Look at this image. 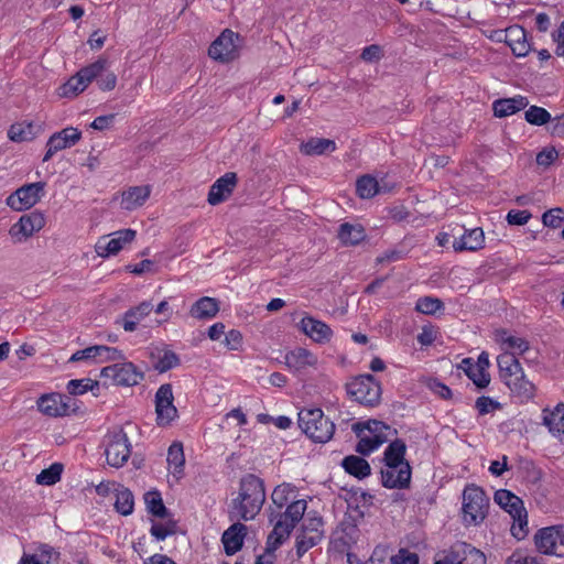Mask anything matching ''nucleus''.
Returning a JSON list of instances; mask_svg holds the SVG:
<instances>
[{
  "label": "nucleus",
  "instance_id": "obj_1",
  "mask_svg": "<svg viewBox=\"0 0 564 564\" xmlns=\"http://www.w3.org/2000/svg\"><path fill=\"white\" fill-rule=\"evenodd\" d=\"M307 501H294L284 512L271 516L270 522L273 530L268 536L267 547L263 554L257 556L256 564H274V551L290 536L295 525L304 518Z\"/></svg>",
  "mask_w": 564,
  "mask_h": 564
},
{
  "label": "nucleus",
  "instance_id": "obj_2",
  "mask_svg": "<svg viewBox=\"0 0 564 564\" xmlns=\"http://www.w3.org/2000/svg\"><path fill=\"white\" fill-rule=\"evenodd\" d=\"M265 490L262 479L249 474L240 481L238 497L232 500V514L245 521L252 520L262 509Z\"/></svg>",
  "mask_w": 564,
  "mask_h": 564
},
{
  "label": "nucleus",
  "instance_id": "obj_3",
  "mask_svg": "<svg viewBox=\"0 0 564 564\" xmlns=\"http://www.w3.org/2000/svg\"><path fill=\"white\" fill-rule=\"evenodd\" d=\"M299 426L315 443H327L334 435L335 424L321 409H303L299 412Z\"/></svg>",
  "mask_w": 564,
  "mask_h": 564
},
{
  "label": "nucleus",
  "instance_id": "obj_4",
  "mask_svg": "<svg viewBox=\"0 0 564 564\" xmlns=\"http://www.w3.org/2000/svg\"><path fill=\"white\" fill-rule=\"evenodd\" d=\"M352 431L359 437L356 451L361 455H369L379 448L392 433L390 426L377 420L355 423Z\"/></svg>",
  "mask_w": 564,
  "mask_h": 564
},
{
  "label": "nucleus",
  "instance_id": "obj_5",
  "mask_svg": "<svg viewBox=\"0 0 564 564\" xmlns=\"http://www.w3.org/2000/svg\"><path fill=\"white\" fill-rule=\"evenodd\" d=\"M488 506L489 498L480 487L466 486L462 501L463 522L466 525H478L485 520Z\"/></svg>",
  "mask_w": 564,
  "mask_h": 564
},
{
  "label": "nucleus",
  "instance_id": "obj_6",
  "mask_svg": "<svg viewBox=\"0 0 564 564\" xmlns=\"http://www.w3.org/2000/svg\"><path fill=\"white\" fill-rule=\"evenodd\" d=\"M106 67H108V61L106 58H99L90 65L83 67L59 87V96L74 97L83 93Z\"/></svg>",
  "mask_w": 564,
  "mask_h": 564
},
{
  "label": "nucleus",
  "instance_id": "obj_7",
  "mask_svg": "<svg viewBox=\"0 0 564 564\" xmlns=\"http://www.w3.org/2000/svg\"><path fill=\"white\" fill-rule=\"evenodd\" d=\"M347 392L360 404L376 406L381 400V386L372 375H361L347 383Z\"/></svg>",
  "mask_w": 564,
  "mask_h": 564
},
{
  "label": "nucleus",
  "instance_id": "obj_8",
  "mask_svg": "<svg viewBox=\"0 0 564 564\" xmlns=\"http://www.w3.org/2000/svg\"><path fill=\"white\" fill-rule=\"evenodd\" d=\"M495 501L508 511L514 521L518 522L512 525L511 532L513 536L518 539H523L527 535V530L524 527L528 525L527 521V511L523 507L522 500L513 495L511 491L506 489H500L495 494Z\"/></svg>",
  "mask_w": 564,
  "mask_h": 564
},
{
  "label": "nucleus",
  "instance_id": "obj_9",
  "mask_svg": "<svg viewBox=\"0 0 564 564\" xmlns=\"http://www.w3.org/2000/svg\"><path fill=\"white\" fill-rule=\"evenodd\" d=\"M434 564H486V557L471 545L458 542L437 554Z\"/></svg>",
  "mask_w": 564,
  "mask_h": 564
},
{
  "label": "nucleus",
  "instance_id": "obj_10",
  "mask_svg": "<svg viewBox=\"0 0 564 564\" xmlns=\"http://www.w3.org/2000/svg\"><path fill=\"white\" fill-rule=\"evenodd\" d=\"M105 455L107 463L115 468L122 467L131 455V443L122 430L108 434Z\"/></svg>",
  "mask_w": 564,
  "mask_h": 564
},
{
  "label": "nucleus",
  "instance_id": "obj_11",
  "mask_svg": "<svg viewBox=\"0 0 564 564\" xmlns=\"http://www.w3.org/2000/svg\"><path fill=\"white\" fill-rule=\"evenodd\" d=\"M535 545L544 554L564 557V525L539 530L535 534Z\"/></svg>",
  "mask_w": 564,
  "mask_h": 564
},
{
  "label": "nucleus",
  "instance_id": "obj_12",
  "mask_svg": "<svg viewBox=\"0 0 564 564\" xmlns=\"http://www.w3.org/2000/svg\"><path fill=\"white\" fill-rule=\"evenodd\" d=\"M239 35L231 30L226 29L221 34L210 44L208 55L210 58L228 63L238 56Z\"/></svg>",
  "mask_w": 564,
  "mask_h": 564
},
{
  "label": "nucleus",
  "instance_id": "obj_13",
  "mask_svg": "<svg viewBox=\"0 0 564 564\" xmlns=\"http://www.w3.org/2000/svg\"><path fill=\"white\" fill-rule=\"evenodd\" d=\"M101 377L109 379L116 386L131 387L141 382L143 372L132 362H122L102 368Z\"/></svg>",
  "mask_w": 564,
  "mask_h": 564
},
{
  "label": "nucleus",
  "instance_id": "obj_14",
  "mask_svg": "<svg viewBox=\"0 0 564 564\" xmlns=\"http://www.w3.org/2000/svg\"><path fill=\"white\" fill-rule=\"evenodd\" d=\"M44 193V183L36 182L23 185L7 197V205L18 212L33 207Z\"/></svg>",
  "mask_w": 564,
  "mask_h": 564
},
{
  "label": "nucleus",
  "instance_id": "obj_15",
  "mask_svg": "<svg viewBox=\"0 0 564 564\" xmlns=\"http://www.w3.org/2000/svg\"><path fill=\"white\" fill-rule=\"evenodd\" d=\"M135 230L121 229L109 236H102L98 239L95 250L99 257L107 258L117 254L123 247L132 242L135 238Z\"/></svg>",
  "mask_w": 564,
  "mask_h": 564
},
{
  "label": "nucleus",
  "instance_id": "obj_16",
  "mask_svg": "<svg viewBox=\"0 0 564 564\" xmlns=\"http://www.w3.org/2000/svg\"><path fill=\"white\" fill-rule=\"evenodd\" d=\"M172 387L169 383L162 384L155 393L156 423L160 426H167L177 416V410L173 404Z\"/></svg>",
  "mask_w": 564,
  "mask_h": 564
},
{
  "label": "nucleus",
  "instance_id": "obj_17",
  "mask_svg": "<svg viewBox=\"0 0 564 564\" xmlns=\"http://www.w3.org/2000/svg\"><path fill=\"white\" fill-rule=\"evenodd\" d=\"M45 226V217L40 212L23 215L18 223L10 228V236L22 242L40 231Z\"/></svg>",
  "mask_w": 564,
  "mask_h": 564
},
{
  "label": "nucleus",
  "instance_id": "obj_18",
  "mask_svg": "<svg viewBox=\"0 0 564 564\" xmlns=\"http://www.w3.org/2000/svg\"><path fill=\"white\" fill-rule=\"evenodd\" d=\"M80 138L82 132L74 127H67L53 133L46 142V153L43 161L46 162L51 160L56 152L75 145Z\"/></svg>",
  "mask_w": 564,
  "mask_h": 564
},
{
  "label": "nucleus",
  "instance_id": "obj_19",
  "mask_svg": "<svg viewBox=\"0 0 564 564\" xmlns=\"http://www.w3.org/2000/svg\"><path fill=\"white\" fill-rule=\"evenodd\" d=\"M412 469L410 464L384 465L381 470L382 485L386 488L404 489L410 486Z\"/></svg>",
  "mask_w": 564,
  "mask_h": 564
},
{
  "label": "nucleus",
  "instance_id": "obj_20",
  "mask_svg": "<svg viewBox=\"0 0 564 564\" xmlns=\"http://www.w3.org/2000/svg\"><path fill=\"white\" fill-rule=\"evenodd\" d=\"M237 182V174L227 172L210 186L207 202L213 206L225 202L232 194Z\"/></svg>",
  "mask_w": 564,
  "mask_h": 564
},
{
  "label": "nucleus",
  "instance_id": "obj_21",
  "mask_svg": "<svg viewBox=\"0 0 564 564\" xmlns=\"http://www.w3.org/2000/svg\"><path fill=\"white\" fill-rule=\"evenodd\" d=\"M300 329L318 344L327 343L333 337V330L327 324L311 316L301 319Z\"/></svg>",
  "mask_w": 564,
  "mask_h": 564
},
{
  "label": "nucleus",
  "instance_id": "obj_22",
  "mask_svg": "<svg viewBox=\"0 0 564 564\" xmlns=\"http://www.w3.org/2000/svg\"><path fill=\"white\" fill-rule=\"evenodd\" d=\"M65 395L59 393L43 394L36 402L41 413L47 416L57 417L68 413V404Z\"/></svg>",
  "mask_w": 564,
  "mask_h": 564
},
{
  "label": "nucleus",
  "instance_id": "obj_23",
  "mask_svg": "<svg viewBox=\"0 0 564 564\" xmlns=\"http://www.w3.org/2000/svg\"><path fill=\"white\" fill-rule=\"evenodd\" d=\"M506 384L519 403H527L535 395V386L527 378L524 372L513 378H508Z\"/></svg>",
  "mask_w": 564,
  "mask_h": 564
},
{
  "label": "nucleus",
  "instance_id": "obj_24",
  "mask_svg": "<svg viewBox=\"0 0 564 564\" xmlns=\"http://www.w3.org/2000/svg\"><path fill=\"white\" fill-rule=\"evenodd\" d=\"M485 246V234L479 227L465 230L460 238L455 239L453 249L456 252L462 251H478Z\"/></svg>",
  "mask_w": 564,
  "mask_h": 564
},
{
  "label": "nucleus",
  "instance_id": "obj_25",
  "mask_svg": "<svg viewBox=\"0 0 564 564\" xmlns=\"http://www.w3.org/2000/svg\"><path fill=\"white\" fill-rule=\"evenodd\" d=\"M151 192L152 188L150 185L129 187L122 193L120 205L126 210H134L145 204Z\"/></svg>",
  "mask_w": 564,
  "mask_h": 564
},
{
  "label": "nucleus",
  "instance_id": "obj_26",
  "mask_svg": "<svg viewBox=\"0 0 564 564\" xmlns=\"http://www.w3.org/2000/svg\"><path fill=\"white\" fill-rule=\"evenodd\" d=\"M284 360L286 367L296 372L317 365V357L305 348H296L289 351Z\"/></svg>",
  "mask_w": 564,
  "mask_h": 564
},
{
  "label": "nucleus",
  "instance_id": "obj_27",
  "mask_svg": "<svg viewBox=\"0 0 564 564\" xmlns=\"http://www.w3.org/2000/svg\"><path fill=\"white\" fill-rule=\"evenodd\" d=\"M542 421L552 435L564 434V403L560 402L553 409H543Z\"/></svg>",
  "mask_w": 564,
  "mask_h": 564
},
{
  "label": "nucleus",
  "instance_id": "obj_28",
  "mask_svg": "<svg viewBox=\"0 0 564 564\" xmlns=\"http://www.w3.org/2000/svg\"><path fill=\"white\" fill-rule=\"evenodd\" d=\"M247 527L242 523H234L223 534L221 541L226 554L232 555L238 552L243 543Z\"/></svg>",
  "mask_w": 564,
  "mask_h": 564
},
{
  "label": "nucleus",
  "instance_id": "obj_29",
  "mask_svg": "<svg viewBox=\"0 0 564 564\" xmlns=\"http://www.w3.org/2000/svg\"><path fill=\"white\" fill-rule=\"evenodd\" d=\"M528 105L529 101L525 97L516 96L496 100L492 104V110L496 117L503 118L524 109Z\"/></svg>",
  "mask_w": 564,
  "mask_h": 564
},
{
  "label": "nucleus",
  "instance_id": "obj_30",
  "mask_svg": "<svg viewBox=\"0 0 564 564\" xmlns=\"http://www.w3.org/2000/svg\"><path fill=\"white\" fill-rule=\"evenodd\" d=\"M153 311L151 302L144 301L138 306L127 311L122 317V327L126 332H134L139 323Z\"/></svg>",
  "mask_w": 564,
  "mask_h": 564
},
{
  "label": "nucleus",
  "instance_id": "obj_31",
  "mask_svg": "<svg viewBox=\"0 0 564 564\" xmlns=\"http://www.w3.org/2000/svg\"><path fill=\"white\" fill-rule=\"evenodd\" d=\"M506 37V42L510 46L514 55L522 57L530 52L531 45L527 41L525 31L523 28H509L507 30Z\"/></svg>",
  "mask_w": 564,
  "mask_h": 564
},
{
  "label": "nucleus",
  "instance_id": "obj_32",
  "mask_svg": "<svg viewBox=\"0 0 564 564\" xmlns=\"http://www.w3.org/2000/svg\"><path fill=\"white\" fill-rule=\"evenodd\" d=\"M219 304L216 299L204 296L196 301L191 307L189 314L197 319H209L216 316Z\"/></svg>",
  "mask_w": 564,
  "mask_h": 564
},
{
  "label": "nucleus",
  "instance_id": "obj_33",
  "mask_svg": "<svg viewBox=\"0 0 564 564\" xmlns=\"http://www.w3.org/2000/svg\"><path fill=\"white\" fill-rule=\"evenodd\" d=\"M497 364L505 383L508 378H513L524 372L513 352L505 351L500 354L497 358Z\"/></svg>",
  "mask_w": 564,
  "mask_h": 564
},
{
  "label": "nucleus",
  "instance_id": "obj_34",
  "mask_svg": "<svg viewBox=\"0 0 564 564\" xmlns=\"http://www.w3.org/2000/svg\"><path fill=\"white\" fill-rule=\"evenodd\" d=\"M167 466L169 470L177 479L184 474L185 456L182 443L174 442L167 451Z\"/></svg>",
  "mask_w": 564,
  "mask_h": 564
},
{
  "label": "nucleus",
  "instance_id": "obj_35",
  "mask_svg": "<svg viewBox=\"0 0 564 564\" xmlns=\"http://www.w3.org/2000/svg\"><path fill=\"white\" fill-rule=\"evenodd\" d=\"M300 150L305 155H322L334 152L336 150V143L330 139L311 138L301 144Z\"/></svg>",
  "mask_w": 564,
  "mask_h": 564
},
{
  "label": "nucleus",
  "instance_id": "obj_36",
  "mask_svg": "<svg viewBox=\"0 0 564 564\" xmlns=\"http://www.w3.org/2000/svg\"><path fill=\"white\" fill-rule=\"evenodd\" d=\"M338 238L345 246H355L366 238L365 229L361 225L345 223L340 225Z\"/></svg>",
  "mask_w": 564,
  "mask_h": 564
},
{
  "label": "nucleus",
  "instance_id": "obj_37",
  "mask_svg": "<svg viewBox=\"0 0 564 564\" xmlns=\"http://www.w3.org/2000/svg\"><path fill=\"white\" fill-rule=\"evenodd\" d=\"M272 502L278 508L289 507L294 501H302L303 499H296V489L291 484H281L276 486L271 495Z\"/></svg>",
  "mask_w": 564,
  "mask_h": 564
},
{
  "label": "nucleus",
  "instance_id": "obj_38",
  "mask_svg": "<svg viewBox=\"0 0 564 564\" xmlns=\"http://www.w3.org/2000/svg\"><path fill=\"white\" fill-rule=\"evenodd\" d=\"M341 465L348 474L359 479L369 476L371 471L369 463L365 458L355 455L345 457Z\"/></svg>",
  "mask_w": 564,
  "mask_h": 564
},
{
  "label": "nucleus",
  "instance_id": "obj_39",
  "mask_svg": "<svg viewBox=\"0 0 564 564\" xmlns=\"http://www.w3.org/2000/svg\"><path fill=\"white\" fill-rule=\"evenodd\" d=\"M406 445L402 440H394L384 451V465H402L409 464L405 459Z\"/></svg>",
  "mask_w": 564,
  "mask_h": 564
},
{
  "label": "nucleus",
  "instance_id": "obj_40",
  "mask_svg": "<svg viewBox=\"0 0 564 564\" xmlns=\"http://www.w3.org/2000/svg\"><path fill=\"white\" fill-rule=\"evenodd\" d=\"M8 137L13 142L31 141L35 138L34 126L31 122L13 123L8 131Z\"/></svg>",
  "mask_w": 564,
  "mask_h": 564
},
{
  "label": "nucleus",
  "instance_id": "obj_41",
  "mask_svg": "<svg viewBox=\"0 0 564 564\" xmlns=\"http://www.w3.org/2000/svg\"><path fill=\"white\" fill-rule=\"evenodd\" d=\"M134 499L132 492L124 487L116 490L115 509L122 516H129L133 512Z\"/></svg>",
  "mask_w": 564,
  "mask_h": 564
},
{
  "label": "nucleus",
  "instance_id": "obj_42",
  "mask_svg": "<svg viewBox=\"0 0 564 564\" xmlns=\"http://www.w3.org/2000/svg\"><path fill=\"white\" fill-rule=\"evenodd\" d=\"M144 501L147 505L148 511L160 518L165 519L169 516L167 509L165 508L162 497L158 491H149L144 495Z\"/></svg>",
  "mask_w": 564,
  "mask_h": 564
},
{
  "label": "nucleus",
  "instance_id": "obj_43",
  "mask_svg": "<svg viewBox=\"0 0 564 564\" xmlns=\"http://www.w3.org/2000/svg\"><path fill=\"white\" fill-rule=\"evenodd\" d=\"M177 524L170 518L153 521L150 532L158 540L162 541L176 532Z\"/></svg>",
  "mask_w": 564,
  "mask_h": 564
},
{
  "label": "nucleus",
  "instance_id": "obj_44",
  "mask_svg": "<svg viewBox=\"0 0 564 564\" xmlns=\"http://www.w3.org/2000/svg\"><path fill=\"white\" fill-rule=\"evenodd\" d=\"M356 191L361 198H372L380 192V188L378 181L375 177L364 175L357 180Z\"/></svg>",
  "mask_w": 564,
  "mask_h": 564
},
{
  "label": "nucleus",
  "instance_id": "obj_45",
  "mask_svg": "<svg viewBox=\"0 0 564 564\" xmlns=\"http://www.w3.org/2000/svg\"><path fill=\"white\" fill-rule=\"evenodd\" d=\"M63 471V465L58 463L52 464L48 468L43 469L36 476V482L40 485L51 486L56 484L61 479Z\"/></svg>",
  "mask_w": 564,
  "mask_h": 564
},
{
  "label": "nucleus",
  "instance_id": "obj_46",
  "mask_svg": "<svg viewBox=\"0 0 564 564\" xmlns=\"http://www.w3.org/2000/svg\"><path fill=\"white\" fill-rule=\"evenodd\" d=\"M322 539V533H310L302 531L296 541V552L299 556H302L310 549L318 544Z\"/></svg>",
  "mask_w": 564,
  "mask_h": 564
},
{
  "label": "nucleus",
  "instance_id": "obj_47",
  "mask_svg": "<svg viewBox=\"0 0 564 564\" xmlns=\"http://www.w3.org/2000/svg\"><path fill=\"white\" fill-rule=\"evenodd\" d=\"M444 308L443 302L437 297L423 296L416 301L415 310L420 313L432 315Z\"/></svg>",
  "mask_w": 564,
  "mask_h": 564
},
{
  "label": "nucleus",
  "instance_id": "obj_48",
  "mask_svg": "<svg viewBox=\"0 0 564 564\" xmlns=\"http://www.w3.org/2000/svg\"><path fill=\"white\" fill-rule=\"evenodd\" d=\"M525 120L531 124L543 126L551 120V115L542 107L531 106L525 111Z\"/></svg>",
  "mask_w": 564,
  "mask_h": 564
},
{
  "label": "nucleus",
  "instance_id": "obj_49",
  "mask_svg": "<svg viewBox=\"0 0 564 564\" xmlns=\"http://www.w3.org/2000/svg\"><path fill=\"white\" fill-rule=\"evenodd\" d=\"M180 364V359L177 355L171 350H165L161 356H159L158 361L154 365V368L160 372H165Z\"/></svg>",
  "mask_w": 564,
  "mask_h": 564
},
{
  "label": "nucleus",
  "instance_id": "obj_50",
  "mask_svg": "<svg viewBox=\"0 0 564 564\" xmlns=\"http://www.w3.org/2000/svg\"><path fill=\"white\" fill-rule=\"evenodd\" d=\"M98 383L93 381L89 378L85 379H73L67 383V391L69 394L78 395L87 392L88 390H93L94 386Z\"/></svg>",
  "mask_w": 564,
  "mask_h": 564
},
{
  "label": "nucleus",
  "instance_id": "obj_51",
  "mask_svg": "<svg viewBox=\"0 0 564 564\" xmlns=\"http://www.w3.org/2000/svg\"><path fill=\"white\" fill-rule=\"evenodd\" d=\"M122 358L121 351L113 347L96 345L95 360L97 362H106L119 360Z\"/></svg>",
  "mask_w": 564,
  "mask_h": 564
},
{
  "label": "nucleus",
  "instance_id": "obj_52",
  "mask_svg": "<svg viewBox=\"0 0 564 564\" xmlns=\"http://www.w3.org/2000/svg\"><path fill=\"white\" fill-rule=\"evenodd\" d=\"M542 221L545 226L551 228H558L564 221V209L556 207L545 212L542 216Z\"/></svg>",
  "mask_w": 564,
  "mask_h": 564
},
{
  "label": "nucleus",
  "instance_id": "obj_53",
  "mask_svg": "<svg viewBox=\"0 0 564 564\" xmlns=\"http://www.w3.org/2000/svg\"><path fill=\"white\" fill-rule=\"evenodd\" d=\"M467 377L478 387L486 388L490 382V376L487 371L481 369L479 366H475L467 373Z\"/></svg>",
  "mask_w": 564,
  "mask_h": 564
},
{
  "label": "nucleus",
  "instance_id": "obj_54",
  "mask_svg": "<svg viewBox=\"0 0 564 564\" xmlns=\"http://www.w3.org/2000/svg\"><path fill=\"white\" fill-rule=\"evenodd\" d=\"M303 532H310V533H322L323 534V520L321 517L312 513H307V516L304 518Z\"/></svg>",
  "mask_w": 564,
  "mask_h": 564
},
{
  "label": "nucleus",
  "instance_id": "obj_55",
  "mask_svg": "<svg viewBox=\"0 0 564 564\" xmlns=\"http://www.w3.org/2000/svg\"><path fill=\"white\" fill-rule=\"evenodd\" d=\"M223 343L229 350H239L242 346V335L237 329H230L225 334Z\"/></svg>",
  "mask_w": 564,
  "mask_h": 564
},
{
  "label": "nucleus",
  "instance_id": "obj_56",
  "mask_svg": "<svg viewBox=\"0 0 564 564\" xmlns=\"http://www.w3.org/2000/svg\"><path fill=\"white\" fill-rule=\"evenodd\" d=\"M475 406L478 410L479 414L484 415L494 410L500 409V403L492 400L489 397H479L476 400Z\"/></svg>",
  "mask_w": 564,
  "mask_h": 564
},
{
  "label": "nucleus",
  "instance_id": "obj_57",
  "mask_svg": "<svg viewBox=\"0 0 564 564\" xmlns=\"http://www.w3.org/2000/svg\"><path fill=\"white\" fill-rule=\"evenodd\" d=\"M37 557L43 561V564H51V562L57 558L58 553L48 544H39L35 549Z\"/></svg>",
  "mask_w": 564,
  "mask_h": 564
},
{
  "label": "nucleus",
  "instance_id": "obj_58",
  "mask_svg": "<svg viewBox=\"0 0 564 564\" xmlns=\"http://www.w3.org/2000/svg\"><path fill=\"white\" fill-rule=\"evenodd\" d=\"M96 79L101 90H112L117 84V76L112 72H107V68Z\"/></svg>",
  "mask_w": 564,
  "mask_h": 564
},
{
  "label": "nucleus",
  "instance_id": "obj_59",
  "mask_svg": "<svg viewBox=\"0 0 564 564\" xmlns=\"http://www.w3.org/2000/svg\"><path fill=\"white\" fill-rule=\"evenodd\" d=\"M531 216L528 210H510L507 215V221L509 225L522 226L530 220Z\"/></svg>",
  "mask_w": 564,
  "mask_h": 564
},
{
  "label": "nucleus",
  "instance_id": "obj_60",
  "mask_svg": "<svg viewBox=\"0 0 564 564\" xmlns=\"http://www.w3.org/2000/svg\"><path fill=\"white\" fill-rule=\"evenodd\" d=\"M553 42L556 44L555 54L564 57V20L551 34Z\"/></svg>",
  "mask_w": 564,
  "mask_h": 564
},
{
  "label": "nucleus",
  "instance_id": "obj_61",
  "mask_svg": "<svg viewBox=\"0 0 564 564\" xmlns=\"http://www.w3.org/2000/svg\"><path fill=\"white\" fill-rule=\"evenodd\" d=\"M558 156L557 151L554 148L544 149L536 155L538 165L547 167L550 166Z\"/></svg>",
  "mask_w": 564,
  "mask_h": 564
},
{
  "label": "nucleus",
  "instance_id": "obj_62",
  "mask_svg": "<svg viewBox=\"0 0 564 564\" xmlns=\"http://www.w3.org/2000/svg\"><path fill=\"white\" fill-rule=\"evenodd\" d=\"M503 343L508 346V348L518 351L519 354H523L529 349V343L520 337L509 336Z\"/></svg>",
  "mask_w": 564,
  "mask_h": 564
},
{
  "label": "nucleus",
  "instance_id": "obj_63",
  "mask_svg": "<svg viewBox=\"0 0 564 564\" xmlns=\"http://www.w3.org/2000/svg\"><path fill=\"white\" fill-rule=\"evenodd\" d=\"M381 57V48L379 45H369L362 50L361 58L366 62H376Z\"/></svg>",
  "mask_w": 564,
  "mask_h": 564
},
{
  "label": "nucleus",
  "instance_id": "obj_64",
  "mask_svg": "<svg viewBox=\"0 0 564 564\" xmlns=\"http://www.w3.org/2000/svg\"><path fill=\"white\" fill-rule=\"evenodd\" d=\"M96 346H90L82 350H77L72 355L70 361H82V360H95Z\"/></svg>",
  "mask_w": 564,
  "mask_h": 564
}]
</instances>
